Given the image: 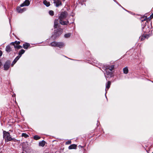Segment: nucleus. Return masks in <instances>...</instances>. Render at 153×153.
<instances>
[{"label": "nucleus", "mask_w": 153, "mask_h": 153, "mask_svg": "<svg viewBox=\"0 0 153 153\" xmlns=\"http://www.w3.org/2000/svg\"><path fill=\"white\" fill-rule=\"evenodd\" d=\"M68 15V13L66 11L62 12L60 13L59 19V22L62 25H67L68 23V21H64Z\"/></svg>", "instance_id": "nucleus-1"}, {"label": "nucleus", "mask_w": 153, "mask_h": 153, "mask_svg": "<svg viewBox=\"0 0 153 153\" xmlns=\"http://www.w3.org/2000/svg\"><path fill=\"white\" fill-rule=\"evenodd\" d=\"M114 68V65H111V66L108 65L106 66L105 68V71L106 74L108 76H107L105 74V76L107 79V78L109 77H111L112 76V71Z\"/></svg>", "instance_id": "nucleus-2"}, {"label": "nucleus", "mask_w": 153, "mask_h": 153, "mask_svg": "<svg viewBox=\"0 0 153 153\" xmlns=\"http://www.w3.org/2000/svg\"><path fill=\"white\" fill-rule=\"evenodd\" d=\"M3 137L4 138L6 142H7L10 141L12 140H13L15 141L16 140L14 138H12L10 136V134L8 132H6L5 131H3Z\"/></svg>", "instance_id": "nucleus-3"}, {"label": "nucleus", "mask_w": 153, "mask_h": 153, "mask_svg": "<svg viewBox=\"0 0 153 153\" xmlns=\"http://www.w3.org/2000/svg\"><path fill=\"white\" fill-rule=\"evenodd\" d=\"M62 30L61 28L57 29L54 30V33L53 36L56 37L60 35L62 33Z\"/></svg>", "instance_id": "nucleus-4"}, {"label": "nucleus", "mask_w": 153, "mask_h": 153, "mask_svg": "<svg viewBox=\"0 0 153 153\" xmlns=\"http://www.w3.org/2000/svg\"><path fill=\"white\" fill-rule=\"evenodd\" d=\"M142 27L143 31L145 33L149 32L150 31V27H149L148 25H145V26L144 25Z\"/></svg>", "instance_id": "nucleus-5"}, {"label": "nucleus", "mask_w": 153, "mask_h": 153, "mask_svg": "<svg viewBox=\"0 0 153 153\" xmlns=\"http://www.w3.org/2000/svg\"><path fill=\"white\" fill-rule=\"evenodd\" d=\"M11 62L9 60L7 61L4 65V69L5 70H7L10 67Z\"/></svg>", "instance_id": "nucleus-6"}, {"label": "nucleus", "mask_w": 153, "mask_h": 153, "mask_svg": "<svg viewBox=\"0 0 153 153\" xmlns=\"http://www.w3.org/2000/svg\"><path fill=\"white\" fill-rule=\"evenodd\" d=\"M29 1L28 0H26L23 3L21 4L20 6L21 7H23L24 6H28L30 4Z\"/></svg>", "instance_id": "nucleus-7"}, {"label": "nucleus", "mask_w": 153, "mask_h": 153, "mask_svg": "<svg viewBox=\"0 0 153 153\" xmlns=\"http://www.w3.org/2000/svg\"><path fill=\"white\" fill-rule=\"evenodd\" d=\"M54 3L56 4V6L58 7L62 5V3L60 0H54Z\"/></svg>", "instance_id": "nucleus-8"}, {"label": "nucleus", "mask_w": 153, "mask_h": 153, "mask_svg": "<svg viewBox=\"0 0 153 153\" xmlns=\"http://www.w3.org/2000/svg\"><path fill=\"white\" fill-rule=\"evenodd\" d=\"M64 46V44L62 42H57V47L61 48L63 47Z\"/></svg>", "instance_id": "nucleus-9"}, {"label": "nucleus", "mask_w": 153, "mask_h": 153, "mask_svg": "<svg viewBox=\"0 0 153 153\" xmlns=\"http://www.w3.org/2000/svg\"><path fill=\"white\" fill-rule=\"evenodd\" d=\"M26 10V9L25 8H23L22 9L20 7H18L17 9V12L19 13H22L25 11Z\"/></svg>", "instance_id": "nucleus-10"}, {"label": "nucleus", "mask_w": 153, "mask_h": 153, "mask_svg": "<svg viewBox=\"0 0 153 153\" xmlns=\"http://www.w3.org/2000/svg\"><path fill=\"white\" fill-rule=\"evenodd\" d=\"M111 82L110 81H108V82L106 84V89L105 91H107L108 90L109 88L110 87L111 85Z\"/></svg>", "instance_id": "nucleus-11"}, {"label": "nucleus", "mask_w": 153, "mask_h": 153, "mask_svg": "<svg viewBox=\"0 0 153 153\" xmlns=\"http://www.w3.org/2000/svg\"><path fill=\"white\" fill-rule=\"evenodd\" d=\"M77 146L75 144H73L70 146L68 147V149H76Z\"/></svg>", "instance_id": "nucleus-12"}, {"label": "nucleus", "mask_w": 153, "mask_h": 153, "mask_svg": "<svg viewBox=\"0 0 153 153\" xmlns=\"http://www.w3.org/2000/svg\"><path fill=\"white\" fill-rule=\"evenodd\" d=\"M30 46V45L29 43H26L23 44V48L26 49H27Z\"/></svg>", "instance_id": "nucleus-13"}, {"label": "nucleus", "mask_w": 153, "mask_h": 153, "mask_svg": "<svg viewBox=\"0 0 153 153\" xmlns=\"http://www.w3.org/2000/svg\"><path fill=\"white\" fill-rule=\"evenodd\" d=\"M25 52V51L24 50L22 49L20 50L19 53V56L18 57H19V58L21 57L22 55Z\"/></svg>", "instance_id": "nucleus-14"}, {"label": "nucleus", "mask_w": 153, "mask_h": 153, "mask_svg": "<svg viewBox=\"0 0 153 153\" xmlns=\"http://www.w3.org/2000/svg\"><path fill=\"white\" fill-rule=\"evenodd\" d=\"M45 144V142L44 140H42V141L40 142L39 143V145L40 146H41L42 147H43L44 146Z\"/></svg>", "instance_id": "nucleus-15"}, {"label": "nucleus", "mask_w": 153, "mask_h": 153, "mask_svg": "<svg viewBox=\"0 0 153 153\" xmlns=\"http://www.w3.org/2000/svg\"><path fill=\"white\" fill-rule=\"evenodd\" d=\"M6 51L7 52H9L11 51V49L9 45L7 46L5 49Z\"/></svg>", "instance_id": "nucleus-16"}, {"label": "nucleus", "mask_w": 153, "mask_h": 153, "mask_svg": "<svg viewBox=\"0 0 153 153\" xmlns=\"http://www.w3.org/2000/svg\"><path fill=\"white\" fill-rule=\"evenodd\" d=\"M58 20L55 19L54 22V27L55 28H57L58 26Z\"/></svg>", "instance_id": "nucleus-17"}, {"label": "nucleus", "mask_w": 153, "mask_h": 153, "mask_svg": "<svg viewBox=\"0 0 153 153\" xmlns=\"http://www.w3.org/2000/svg\"><path fill=\"white\" fill-rule=\"evenodd\" d=\"M43 4L46 5L47 7L49 6L50 5V3L49 2H48L46 0H44L43 1Z\"/></svg>", "instance_id": "nucleus-18"}, {"label": "nucleus", "mask_w": 153, "mask_h": 153, "mask_svg": "<svg viewBox=\"0 0 153 153\" xmlns=\"http://www.w3.org/2000/svg\"><path fill=\"white\" fill-rule=\"evenodd\" d=\"M12 43L13 44V45H14L15 48L16 49H20L22 48V46H21V45H15L14 44V43L13 42Z\"/></svg>", "instance_id": "nucleus-19"}, {"label": "nucleus", "mask_w": 153, "mask_h": 153, "mask_svg": "<svg viewBox=\"0 0 153 153\" xmlns=\"http://www.w3.org/2000/svg\"><path fill=\"white\" fill-rule=\"evenodd\" d=\"M149 37V36L147 35V34H146V35H143L141 38V40H144V39L145 38H147V39L148 38V37Z\"/></svg>", "instance_id": "nucleus-20"}, {"label": "nucleus", "mask_w": 153, "mask_h": 153, "mask_svg": "<svg viewBox=\"0 0 153 153\" xmlns=\"http://www.w3.org/2000/svg\"><path fill=\"white\" fill-rule=\"evenodd\" d=\"M123 71L124 73L126 74H127L128 72V70L127 67H125L123 69Z\"/></svg>", "instance_id": "nucleus-21"}, {"label": "nucleus", "mask_w": 153, "mask_h": 153, "mask_svg": "<svg viewBox=\"0 0 153 153\" xmlns=\"http://www.w3.org/2000/svg\"><path fill=\"white\" fill-rule=\"evenodd\" d=\"M50 45L52 46L56 47L57 42H51Z\"/></svg>", "instance_id": "nucleus-22"}, {"label": "nucleus", "mask_w": 153, "mask_h": 153, "mask_svg": "<svg viewBox=\"0 0 153 153\" xmlns=\"http://www.w3.org/2000/svg\"><path fill=\"white\" fill-rule=\"evenodd\" d=\"M19 59V57L17 56L13 61V63L15 64L17 60Z\"/></svg>", "instance_id": "nucleus-23"}, {"label": "nucleus", "mask_w": 153, "mask_h": 153, "mask_svg": "<svg viewBox=\"0 0 153 153\" xmlns=\"http://www.w3.org/2000/svg\"><path fill=\"white\" fill-rule=\"evenodd\" d=\"M71 35V33H68L65 34L64 36L65 38H68Z\"/></svg>", "instance_id": "nucleus-24"}, {"label": "nucleus", "mask_w": 153, "mask_h": 153, "mask_svg": "<svg viewBox=\"0 0 153 153\" xmlns=\"http://www.w3.org/2000/svg\"><path fill=\"white\" fill-rule=\"evenodd\" d=\"M40 137L38 135H36L34 136L33 139L34 140H37L39 139Z\"/></svg>", "instance_id": "nucleus-25"}, {"label": "nucleus", "mask_w": 153, "mask_h": 153, "mask_svg": "<svg viewBox=\"0 0 153 153\" xmlns=\"http://www.w3.org/2000/svg\"><path fill=\"white\" fill-rule=\"evenodd\" d=\"M22 137H24L25 138H27L29 137V136L27 134L25 133H22Z\"/></svg>", "instance_id": "nucleus-26"}, {"label": "nucleus", "mask_w": 153, "mask_h": 153, "mask_svg": "<svg viewBox=\"0 0 153 153\" xmlns=\"http://www.w3.org/2000/svg\"><path fill=\"white\" fill-rule=\"evenodd\" d=\"M49 14L51 16H53L54 15V12L52 10L49 11Z\"/></svg>", "instance_id": "nucleus-27"}, {"label": "nucleus", "mask_w": 153, "mask_h": 153, "mask_svg": "<svg viewBox=\"0 0 153 153\" xmlns=\"http://www.w3.org/2000/svg\"><path fill=\"white\" fill-rule=\"evenodd\" d=\"M71 140H68V141H67L66 143H65V144H66V145H68V144H71Z\"/></svg>", "instance_id": "nucleus-28"}, {"label": "nucleus", "mask_w": 153, "mask_h": 153, "mask_svg": "<svg viewBox=\"0 0 153 153\" xmlns=\"http://www.w3.org/2000/svg\"><path fill=\"white\" fill-rule=\"evenodd\" d=\"M144 19H143V20H141V21H142V22H143L144 21H145V20H146L147 19V17L146 16V17H144Z\"/></svg>", "instance_id": "nucleus-29"}, {"label": "nucleus", "mask_w": 153, "mask_h": 153, "mask_svg": "<svg viewBox=\"0 0 153 153\" xmlns=\"http://www.w3.org/2000/svg\"><path fill=\"white\" fill-rule=\"evenodd\" d=\"M149 17L151 19H152L153 18V14H152Z\"/></svg>", "instance_id": "nucleus-30"}, {"label": "nucleus", "mask_w": 153, "mask_h": 153, "mask_svg": "<svg viewBox=\"0 0 153 153\" xmlns=\"http://www.w3.org/2000/svg\"><path fill=\"white\" fill-rule=\"evenodd\" d=\"M15 43H16L17 44H19L20 43V42H17V41H16Z\"/></svg>", "instance_id": "nucleus-31"}, {"label": "nucleus", "mask_w": 153, "mask_h": 153, "mask_svg": "<svg viewBox=\"0 0 153 153\" xmlns=\"http://www.w3.org/2000/svg\"><path fill=\"white\" fill-rule=\"evenodd\" d=\"M2 53L1 51H0V56H1L2 55Z\"/></svg>", "instance_id": "nucleus-32"}, {"label": "nucleus", "mask_w": 153, "mask_h": 153, "mask_svg": "<svg viewBox=\"0 0 153 153\" xmlns=\"http://www.w3.org/2000/svg\"><path fill=\"white\" fill-rule=\"evenodd\" d=\"M2 65V63L0 61V67Z\"/></svg>", "instance_id": "nucleus-33"}, {"label": "nucleus", "mask_w": 153, "mask_h": 153, "mask_svg": "<svg viewBox=\"0 0 153 153\" xmlns=\"http://www.w3.org/2000/svg\"><path fill=\"white\" fill-rule=\"evenodd\" d=\"M14 64L13 63V62L12 64H11V65L12 66H13V65H14Z\"/></svg>", "instance_id": "nucleus-34"}, {"label": "nucleus", "mask_w": 153, "mask_h": 153, "mask_svg": "<svg viewBox=\"0 0 153 153\" xmlns=\"http://www.w3.org/2000/svg\"><path fill=\"white\" fill-rule=\"evenodd\" d=\"M114 1H115V2H117V1L115 0H114Z\"/></svg>", "instance_id": "nucleus-35"}, {"label": "nucleus", "mask_w": 153, "mask_h": 153, "mask_svg": "<svg viewBox=\"0 0 153 153\" xmlns=\"http://www.w3.org/2000/svg\"><path fill=\"white\" fill-rule=\"evenodd\" d=\"M45 153H48V152H45Z\"/></svg>", "instance_id": "nucleus-36"}, {"label": "nucleus", "mask_w": 153, "mask_h": 153, "mask_svg": "<svg viewBox=\"0 0 153 153\" xmlns=\"http://www.w3.org/2000/svg\"><path fill=\"white\" fill-rule=\"evenodd\" d=\"M9 21H10V20L9 19Z\"/></svg>", "instance_id": "nucleus-37"}, {"label": "nucleus", "mask_w": 153, "mask_h": 153, "mask_svg": "<svg viewBox=\"0 0 153 153\" xmlns=\"http://www.w3.org/2000/svg\"><path fill=\"white\" fill-rule=\"evenodd\" d=\"M145 24H146V23H145Z\"/></svg>", "instance_id": "nucleus-38"}, {"label": "nucleus", "mask_w": 153, "mask_h": 153, "mask_svg": "<svg viewBox=\"0 0 153 153\" xmlns=\"http://www.w3.org/2000/svg\"><path fill=\"white\" fill-rule=\"evenodd\" d=\"M22 153H24V152H22Z\"/></svg>", "instance_id": "nucleus-39"}, {"label": "nucleus", "mask_w": 153, "mask_h": 153, "mask_svg": "<svg viewBox=\"0 0 153 153\" xmlns=\"http://www.w3.org/2000/svg\"><path fill=\"white\" fill-rule=\"evenodd\" d=\"M152 153H153V152Z\"/></svg>", "instance_id": "nucleus-40"}]
</instances>
